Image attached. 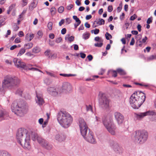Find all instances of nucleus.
Returning a JSON list of instances; mask_svg holds the SVG:
<instances>
[{"label": "nucleus", "instance_id": "9d476101", "mask_svg": "<svg viewBox=\"0 0 156 156\" xmlns=\"http://www.w3.org/2000/svg\"><path fill=\"white\" fill-rule=\"evenodd\" d=\"M18 142L25 149H29L30 148V135L27 134V136L24 137Z\"/></svg>", "mask_w": 156, "mask_h": 156}, {"label": "nucleus", "instance_id": "f03ea898", "mask_svg": "<svg viewBox=\"0 0 156 156\" xmlns=\"http://www.w3.org/2000/svg\"><path fill=\"white\" fill-rule=\"evenodd\" d=\"M20 83V80L18 77L11 75H7L5 77L2 84H0V91H2L6 88L9 89L14 88Z\"/></svg>", "mask_w": 156, "mask_h": 156}, {"label": "nucleus", "instance_id": "cd10ccee", "mask_svg": "<svg viewBox=\"0 0 156 156\" xmlns=\"http://www.w3.org/2000/svg\"><path fill=\"white\" fill-rule=\"evenodd\" d=\"M33 46V43H28L24 45V48L26 49H29L31 48Z\"/></svg>", "mask_w": 156, "mask_h": 156}, {"label": "nucleus", "instance_id": "338daca9", "mask_svg": "<svg viewBox=\"0 0 156 156\" xmlns=\"http://www.w3.org/2000/svg\"><path fill=\"white\" fill-rule=\"evenodd\" d=\"M49 37L51 39H53L55 37V35L53 34H49Z\"/></svg>", "mask_w": 156, "mask_h": 156}, {"label": "nucleus", "instance_id": "4d7b16f0", "mask_svg": "<svg viewBox=\"0 0 156 156\" xmlns=\"http://www.w3.org/2000/svg\"><path fill=\"white\" fill-rule=\"evenodd\" d=\"M19 28L18 26L15 24L13 26V30L14 31H17Z\"/></svg>", "mask_w": 156, "mask_h": 156}, {"label": "nucleus", "instance_id": "c756f323", "mask_svg": "<svg viewBox=\"0 0 156 156\" xmlns=\"http://www.w3.org/2000/svg\"><path fill=\"white\" fill-rule=\"evenodd\" d=\"M56 10L55 8L54 7H52L50 9V12L51 16H53L56 13Z\"/></svg>", "mask_w": 156, "mask_h": 156}, {"label": "nucleus", "instance_id": "6e6d98bb", "mask_svg": "<svg viewBox=\"0 0 156 156\" xmlns=\"http://www.w3.org/2000/svg\"><path fill=\"white\" fill-rule=\"evenodd\" d=\"M73 5L72 4H70L69 5L67 6L66 9L69 10L71 9L73 7Z\"/></svg>", "mask_w": 156, "mask_h": 156}, {"label": "nucleus", "instance_id": "f704fd0d", "mask_svg": "<svg viewBox=\"0 0 156 156\" xmlns=\"http://www.w3.org/2000/svg\"><path fill=\"white\" fill-rule=\"evenodd\" d=\"M5 23V19H0V27Z\"/></svg>", "mask_w": 156, "mask_h": 156}, {"label": "nucleus", "instance_id": "4c0bfd02", "mask_svg": "<svg viewBox=\"0 0 156 156\" xmlns=\"http://www.w3.org/2000/svg\"><path fill=\"white\" fill-rule=\"evenodd\" d=\"M110 72L112 73V76L114 77H116L117 76V71L112 70Z\"/></svg>", "mask_w": 156, "mask_h": 156}, {"label": "nucleus", "instance_id": "423d86ee", "mask_svg": "<svg viewBox=\"0 0 156 156\" xmlns=\"http://www.w3.org/2000/svg\"><path fill=\"white\" fill-rule=\"evenodd\" d=\"M148 136V133L146 131L138 130L135 132L133 139L135 142L142 144L147 140Z\"/></svg>", "mask_w": 156, "mask_h": 156}, {"label": "nucleus", "instance_id": "864d4df0", "mask_svg": "<svg viewBox=\"0 0 156 156\" xmlns=\"http://www.w3.org/2000/svg\"><path fill=\"white\" fill-rule=\"evenodd\" d=\"M66 31V30L65 28H64L62 29L61 31V34H65Z\"/></svg>", "mask_w": 156, "mask_h": 156}, {"label": "nucleus", "instance_id": "b1692460", "mask_svg": "<svg viewBox=\"0 0 156 156\" xmlns=\"http://www.w3.org/2000/svg\"><path fill=\"white\" fill-rule=\"evenodd\" d=\"M86 109L87 112L90 111L92 112H93L92 110V105H86Z\"/></svg>", "mask_w": 156, "mask_h": 156}, {"label": "nucleus", "instance_id": "49530a36", "mask_svg": "<svg viewBox=\"0 0 156 156\" xmlns=\"http://www.w3.org/2000/svg\"><path fill=\"white\" fill-rule=\"evenodd\" d=\"M152 22V17H151L148 18L147 20V23L148 24H150Z\"/></svg>", "mask_w": 156, "mask_h": 156}, {"label": "nucleus", "instance_id": "a211bd4d", "mask_svg": "<svg viewBox=\"0 0 156 156\" xmlns=\"http://www.w3.org/2000/svg\"><path fill=\"white\" fill-rule=\"evenodd\" d=\"M71 86L69 83L68 82H64L62 84V88H61L60 91H62V93L68 91L71 89Z\"/></svg>", "mask_w": 156, "mask_h": 156}, {"label": "nucleus", "instance_id": "e433bc0d", "mask_svg": "<svg viewBox=\"0 0 156 156\" xmlns=\"http://www.w3.org/2000/svg\"><path fill=\"white\" fill-rule=\"evenodd\" d=\"M52 23L51 22H49L48 25V27L50 30L52 29Z\"/></svg>", "mask_w": 156, "mask_h": 156}, {"label": "nucleus", "instance_id": "c9c22d12", "mask_svg": "<svg viewBox=\"0 0 156 156\" xmlns=\"http://www.w3.org/2000/svg\"><path fill=\"white\" fill-rule=\"evenodd\" d=\"M105 36L106 37V38L107 40H109V37L108 36L110 37L111 38L112 37V36L108 32L106 33L105 34Z\"/></svg>", "mask_w": 156, "mask_h": 156}, {"label": "nucleus", "instance_id": "7ed1b4c3", "mask_svg": "<svg viewBox=\"0 0 156 156\" xmlns=\"http://www.w3.org/2000/svg\"><path fill=\"white\" fill-rule=\"evenodd\" d=\"M145 94L140 91L134 92L130 96L129 102L134 109H138L145 100Z\"/></svg>", "mask_w": 156, "mask_h": 156}, {"label": "nucleus", "instance_id": "ddd939ff", "mask_svg": "<svg viewBox=\"0 0 156 156\" xmlns=\"http://www.w3.org/2000/svg\"><path fill=\"white\" fill-rule=\"evenodd\" d=\"M37 140L39 143L46 149L50 150L52 148V146L47 141L42 139L41 137L38 136L37 137Z\"/></svg>", "mask_w": 156, "mask_h": 156}, {"label": "nucleus", "instance_id": "6e6552de", "mask_svg": "<svg viewBox=\"0 0 156 156\" xmlns=\"http://www.w3.org/2000/svg\"><path fill=\"white\" fill-rule=\"evenodd\" d=\"M13 61L15 66L18 68H20L25 70L40 71V70L35 67L36 66L31 64H28L27 65L24 62L16 58H14Z\"/></svg>", "mask_w": 156, "mask_h": 156}, {"label": "nucleus", "instance_id": "6ab92c4d", "mask_svg": "<svg viewBox=\"0 0 156 156\" xmlns=\"http://www.w3.org/2000/svg\"><path fill=\"white\" fill-rule=\"evenodd\" d=\"M36 98L35 99L36 102L40 105H41L44 103V100L41 94H38L36 93Z\"/></svg>", "mask_w": 156, "mask_h": 156}, {"label": "nucleus", "instance_id": "13d9d810", "mask_svg": "<svg viewBox=\"0 0 156 156\" xmlns=\"http://www.w3.org/2000/svg\"><path fill=\"white\" fill-rule=\"evenodd\" d=\"M80 54L81 57L82 58H84L86 57V55L84 53L81 52L80 53Z\"/></svg>", "mask_w": 156, "mask_h": 156}, {"label": "nucleus", "instance_id": "72a5a7b5", "mask_svg": "<svg viewBox=\"0 0 156 156\" xmlns=\"http://www.w3.org/2000/svg\"><path fill=\"white\" fill-rule=\"evenodd\" d=\"M73 18L74 20H75L77 23H80L81 21L76 16H73Z\"/></svg>", "mask_w": 156, "mask_h": 156}, {"label": "nucleus", "instance_id": "20e7f679", "mask_svg": "<svg viewBox=\"0 0 156 156\" xmlns=\"http://www.w3.org/2000/svg\"><path fill=\"white\" fill-rule=\"evenodd\" d=\"M57 118L60 124L64 128L68 127L73 121L71 115L66 111L59 112L58 113Z\"/></svg>", "mask_w": 156, "mask_h": 156}, {"label": "nucleus", "instance_id": "5701e85b", "mask_svg": "<svg viewBox=\"0 0 156 156\" xmlns=\"http://www.w3.org/2000/svg\"><path fill=\"white\" fill-rule=\"evenodd\" d=\"M34 37V35L32 34H27L26 36V39L28 41H31Z\"/></svg>", "mask_w": 156, "mask_h": 156}, {"label": "nucleus", "instance_id": "f257e3e1", "mask_svg": "<svg viewBox=\"0 0 156 156\" xmlns=\"http://www.w3.org/2000/svg\"><path fill=\"white\" fill-rule=\"evenodd\" d=\"M79 125L81 134L85 140L91 144H95L96 141L93 133L90 131L88 133V126L86 122L82 118L79 119Z\"/></svg>", "mask_w": 156, "mask_h": 156}, {"label": "nucleus", "instance_id": "052dcab7", "mask_svg": "<svg viewBox=\"0 0 156 156\" xmlns=\"http://www.w3.org/2000/svg\"><path fill=\"white\" fill-rule=\"evenodd\" d=\"M15 42L16 43H18L20 42V39L19 37L16 38L15 40Z\"/></svg>", "mask_w": 156, "mask_h": 156}, {"label": "nucleus", "instance_id": "4468645a", "mask_svg": "<svg viewBox=\"0 0 156 156\" xmlns=\"http://www.w3.org/2000/svg\"><path fill=\"white\" fill-rule=\"evenodd\" d=\"M114 115L119 125H121L123 123L124 118L122 114L119 112H116L114 113Z\"/></svg>", "mask_w": 156, "mask_h": 156}, {"label": "nucleus", "instance_id": "473e14b6", "mask_svg": "<svg viewBox=\"0 0 156 156\" xmlns=\"http://www.w3.org/2000/svg\"><path fill=\"white\" fill-rule=\"evenodd\" d=\"M69 35H68V37L66 36L65 37L66 39H67L70 42L73 41L74 37L73 36H71V37H69Z\"/></svg>", "mask_w": 156, "mask_h": 156}, {"label": "nucleus", "instance_id": "3c124183", "mask_svg": "<svg viewBox=\"0 0 156 156\" xmlns=\"http://www.w3.org/2000/svg\"><path fill=\"white\" fill-rule=\"evenodd\" d=\"M136 16L135 14H134L131 16L130 19L131 20H133L136 18Z\"/></svg>", "mask_w": 156, "mask_h": 156}, {"label": "nucleus", "instance_id": "c03bdc74", "mask_svg": "<svg viewBox=\"0 0 156 156\" xmlns=\"http://www.w3.org/2000/svg\"><path fill=\"white\" fill-rule=\"evenodd\" d=\"M56 58V55L55 54H51V53L50 56H49V58L51 59L55 58Z\"/></svg>", "mask_w": 156, "mask_h": 156}, {"label": "nucleus", "instance_id": "9b49d317", "mask_svg": "<svg viewBox=\"0 0 156 156\" xmlns=\"http://www.w3.org/2000/svg\"><path fill=\"white\" fill-rule=\"evenodd\" d=\"M99 104L102 108H107L108 107L109 100L106 97L105 94L99 93Z\"/></svg>", "mask_w": 156, "mask_h": 156}, {"label": "nucleus", "instance_id": "37998d69", "mask_svg": "<svg viewBox=\"0 0 156 156\" xmlns=\"http://www.w3.org/2000/svg\"><path fill=\"white\" fill-rule=\"evenodd\" d=\"M94 40L96 41H98L100 42H103L102 39H101L99 37H95Z\"/></svg>", "mask_w": 156, "mask_h": 156}, {"label": "nucleus", "instance_id": "79ce46f5", "mask_svg": "<svg viewBox=\"0 0 156 156\" xmlns=\"http://www.w3.org/2000/svg\"><path fill=\"white\" fill-rule=\"evenodd\" d=\"M102 42H100L99 43H97L94 44V46L97 47H101L103 45Z\"/></svg>", "mask_w": 156, "mask_h": 156}, {"label": "nucleus", "instance_id": "2f4dec72", "mask_svg": "<svg viewBox=\"0 0 156 156\" xmlns=\"http://www.w3.org/2000/svg\"><path fill=\"white\" fill-rule=\"evenodd\" d=\"M60 75L61 76H62L64 77H69V76H76V74H63V73H60Z\"/></svg>", "mask_w": 156, "mask_h": 156}, {"label": "nucleus", "instance_id": "0e129e2a", "mask_svg": "<svg viewBox=\"0 0 156 156\" xmlns=\"http://www.w3.org/2000/svg\"><path fill=\"white\" fill-rule=\"evenodd\" d=\"M15 4L9 6V9H10V10H11L15 6Z\"/></svg>", "mask_w": 156, "mask_h": 156}, {"label": "nucleus", "instance_id": "f8f14e48", "mask_svg": "<svg viewBox=\"0 0 156 156\" xmlns=\"http://www.w3.org/2000/svg\"><path fill=\"white\" fill-rule=\"evenodd\" d=\"M27 134H30V133H28L27 130L23 128L19 129L16 135L17 141H20L24 137L26 136Z\"/></svg>", "mask_w": 156, "mask_h": 156}, {"label": "nucleus", "instance_id": "a18cd8bd", "mask_svg": "<svg viewBox=\"0 0 156 156\" xmlns=\"http://www.w3.org/2000/svg\"><path fill=\"white\" fill-rule=\"evenodd\" d=\"M149 59L151 60L156 59V55H151L149 57Z\"/></svg>", "mask_w": 156, "mask_h": 156}, {"label": "nucleus", "instance_id": "a878e982", "mask_svg": "<svg viewBox=\"0 0 156 156\" xmlns=\"http://www.w3.org/2000/svg\"><path fill=\"white\" fill-rule=\"evenodd\" d=\"M37 134L35 132H32L31 133L32 139L33 141H35L37 140V137H38Z\"/></svg>", "mask_w": 156, "mask_h": 156}, {"label": "nucleus", "instance_id": "ea45409f", "mask_svg": "<svg viewBox=\"0 0 156 156\" xmlns=\"http://www.w3.org/2000/svg\"><path fill=\"white\" fill-rule=\"evenodd\" d=\"M64 10V7L63 6H61L58 9V12L59 13H62Z\"/></svg>", "mask_w": 156, "mask_h": 156}, {"label": "nucleus", "instance_id": "e2e57ef3", "mask_svg": "<svg viewBox=\"0 0 156 156\" xmlns=\"http://www.w3.org/2000/svg\"><path fill=\"white\" fill-rule=\"evenodd\" d=\"M62 40V38L61 37H59L56 40L55 42H56V43H58L61 42Z\"/></svg>", "mask_w": 156, "mask_h": 156}, {"label": "nucleus", "instance_id": "c85d7f7f", "mask_svg": "<svg viewBox=\"0 0 156 156\" xmlns=\"http://www.w3.org/2000/svg\"><path fill=\"white\" fill-rule=\"evenodd\" d=\"M26 51V50L25 48H22L19 51V52L18 54V56H20L21 55L23 54Z\"/></svg>", "mask_w": 156, "mask_h": 156}, {"label": "nucleus", "instance_id": "1a4fd4ad", "mask_svg": "<svg viewBox=\"0 0 156 156\" xmlns=\"http://www.w3.org/2000/svg\"><path fill=\"white\" fill-rule=\"evenodd\" d=\"M110 145L117 156H119L122 154L123 149L117 143L111 141L110 143Z\"/></svg>", "mask_w": 156, "mask_h": 156}, {"label": "nucleus", "instance_id": "de8ad7c7", "mask_svg": "<svg viewBox=\"0 0 156 156\" xmlns=\"http://www.w3.org/2000/svg\"><path fill=\"white\" fill-rule=\"evenodd\" d=\"M113 10V8L112 5H109L108 8V11L109 12H111Z\"/></svg>", "mask_w": 156, "mask_h": 156}, {"label": "nucleus", "instance_id": "39448f33", "mask_svg": "<svg viewBox=\"0 0 156 156\" xmlns=\"http://www.w3.org/2000/svg\"><path fill=\"white\" fill-rule=\"evenodd\" d=\"M11 108L13 112L20 116H22L28 110V106L22 101L18 102L14 101L12 104Z\"/></svg>", "mask_w": 156, "mask_h": 156}, {"label": "nucleus", "instance_id": "7c9ffc66", "mask_svg": "<svg viewBox=\"0 0 156 156\" xmlns=\"http://www.w3.org/2000/svg\"><path fill=\"white\" fill-rule=\"evenodd\" d=\"M90 34L88 33L87 32L84 33L83 34V38L85 40H87L90 37Z\"/></svg>", "mask_w": 156, "mask_h": 156}, {"label": "nucleus", "instance_id": "5fc2aeb1", "mask_svg": "<svg viewBox=\"0 0 156 156\" xmlns=\"http://www.w3.org/2000/svg\"><path fill=\"white\" fill-rule=\"evenodd\" d=\"M135 43V40L134 38L133 37L131 40L130 44L131 45H133Z\"/></svg>", "mask_w": 156, "mask_h": 156}, {"label": "nucleus", "instance_id": "603ef678", "mask_svg": "<svg viewBox=\"0 0 156 156\" xmlns=\"http://www.w3.org/2000/svg\"><path fill=\"white\" fill-rule=\"evenodd\" d=\"M99 30L98 29H95L94 30V33L95 34H97L99 33Z\"/></svg>", "mask_w": 156, "mask_h": 156}, {"label": "nucleus", "instance_id": "4be33fe9", "mask_svg": "<svg viewBox=\"0 0 156 156\" xmlns=\"http://www.w3.org/2000/svg\"><path fill=\"white\" fill-rule=\"evenodd\" d=\"M94 22L98 26L104 24L105 21L103 19H96L94 21Z\"/></svg>", "mask_w": 156, "mask_h": 156}, {"label": "nucleus", "instance_id": "aec40b11", "mask_svg": "<svg viewBox=\"0 0 156 156\" xmlns=\"http://www.w3.org/2000/svg\"><path fill=\"white\" fill-rule=\"evenodd\" d=\"M55 139L59 142L64 141L65 140V136L63 134H57L55 136Z\"/></svg>", "mask_w": 156, "mask_h": 156}, {"label": "nucleus", "instance_id": "412c9836", "mask_svg": "<svg viewBox=\"0 0 156 156\" xmlns=\"http://www.w3.org/2000/svg\"><path fill=\"white\" fill-rule=\"evenodd\" d=\"M0 156H12L8 151L3 150H0Z\"/></svg>", "mask_w": 156, "mask_h": 156}, {"label": "nucleus", "instance_id": "0eeeda50", "mask_svg": "<svg viewBox=\"0 0 156 156\" xmlns=\"http://www.w3.org/2000/svg\"><path fill=\"white\" fill-rule=\"evenodd\" d=\"M112 117L108 116L103 118V123L108 132L112 135L115 134V125L112 122Z\"/></svg>", "mask_w": 156, "mask_h": 156}, {"label": "nucleus", "instance_id": "393cba45", "mask_svg": "<svg viewBox=\"0 0 156 156\" xmlns=\"http://www.w3.org/2000/svg\"><path fill=\"white\" fill-rule=\"evenodd\" d=\"M41 51V49L38 47L36 46L33 48L32 49V52L34 53H37Z\"/></svg>", "mask_w": 156, "mask_h": 156}, {"label": "nucleus", "instance_id": "a19ab883", "mask_svg": "<svg viewBox=\"0 0 156 156\" xmlns=\"http://www.w3.org/2000/svg\"><path fill=\"white\" fill-rule=\"evenodd\" d=\"M22 92L23 90L21 89H19L16 90V94L21 95Z\"/></svg>", "mask_w": 156, "mask_h": 156}, {"label": "nucleus", "instance_id": "774afa93", "mask_svg": "<svg viewBox=\"0 0 156 156\" xmlns=\"http://www.w3.org/2000/svg\"><path fill=\"white\" fill-rule=\"evenodd\" d=\"M141 26L140 24H138L137 26V28L139 32H140L141 31Z\"/></svg>", "mask_w": 156, "mask_h": 156}, {"label": "nucleus", "instance_id": "bb28decb", "mask_svg": "<svg viewBox=\"0 0 156 156\" xmlns=\"http://www.w3.org/2000/svg\"><path fill=\"white\" fill-rule=\"evenodd\" d=\"M116 71L117 72H118L121 75H125L126 74L125 71L122 69L120 68L117 69Z\"/></svg>", "mask_w": 156, "mask_h": 156}, {"label": "nucleus", "instance_id": "bf43d9fd", "mask_svg": "<svg viewBox=\"0 0 156 156\" xmlns=\"http://www.w3.org/2000/svg\"><path fill=\"white\" fill-rule=\"evenodd\" d=\"M65 22V20L64 19H62L60 21L59 23V25L60 26H62V25Z\"/></svg>", "mask_w": 156, "mask_h": 156}, {"label": "nucleus", "instance_id": "dca6fc26", "mask_svg": "<svg viewBox=\"0 0 156 156\" xmlns=\"http://www.w3.org/2000/svg\"><path fill=\"white\" fill-rule=\"evenodd\" d=\"M48 93L51 95L53 96H56L58 94L62 93V91L58 90V89L55 87H48L47 88Z\"/></svg>", "mask_w": 156, "mask_h": 156}, {"label": "nucleus", "instance_id": "f3484780", "mask_svg": "<svg viewBox=\"0 0 156 156\" xmlns=\"http://www.w3.org/2000/svg\"><path fill=\"white\" fill-rule=\"evenodd\" d=\"M8 113L4 109L0 110V121L8 119Z\"/></svg>", "mask_w": 156, "mask_h": 156}, {"label": "nucleus", "instance_id": "8fccbe9b", "mask_svg": "<svg viewBox=\"0 0 156 156\" xmlns=\"http://www.w3.org/2000/svg\"><path fill=\"white\" fill-rule=\"evenodd\" d=\"M147 40V37L145 36L144 38L142 39V41H140V43H145L146 42V40Z\"/></svg>", "mask_w": 156, "mask_h": 156}, {"label": "nucleus", "instance_id": "69168bd1", "mask_svg": "<svg viewBox=\"0 0 156 156\" xmlns=\"http://www.w3.org/2000/svg\"><path fill=\"white\" fill-rule=\"evenodd\" d=\"M18 35L20 37H22L23 36L24 34L23 32L22 31H20L19 32Z\"/></svg>", "mask_w": 156, "mask_h": 156}, {"label": "nucleus", "instance_id": "58836bf2", "mask_svg": "<svg viewBox=\"0 0 156 156\" xmlns=\"http://www.w3.org/2000/svg\"><path fill=\"white\" fill-rule=\"evenodd\" d=\"M50 52L51 50H50L48 49L45 52L44 54L46 56H48L49 58V56L51 54Z\"/></svg>", "mask_w": 156, "mask_h": 156}, {"label": "nucleus", "instance_id": "2eb2a0df", "mask_svg": "<svg viewBox=\"0 0 156 156\" xmlns=\"http://www.w3.org/2000/svg\"><path fill=\"white\" fill-rule=\"evenodd\" d=\"M154 112L153 111H148L145 112L135 113V117L137 119L141 120L144 117L148 115H153Z\"/></svg>", "mask_w": 156, "mask_h": 156}, {"label": "nucleus", "instance_id": "680f3d73", "mask_svg": "<svg viewBox=\"0 0 156 156\" xmlns=\"http://www.w3.org/2000/svg\"><path fill=\"white\" fill-rule=\"evenodd\" d=\"M87 58L88 59L89 61H91V60H92L93 58V56L91 55H88L87 56Z\"/></svg>", "mask_w": 156, "mask_h": 156}, {"label": "nucleus", "instance_id": "09e8293b", "mask_svg": "<svg viewBox=\"0 0 156 156\" xmlns=\"http://www.w3.org/2000/svg\"><path fill=\"white\" fill-rule=\"evenodd\" d=\"M22 5L23 6H24L26 5L27 4V0H22Z\"/></svg>", "mask_w": 156, "mask_h": 156}]
</instances>
